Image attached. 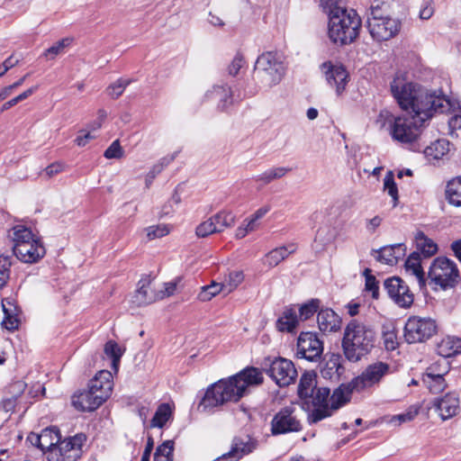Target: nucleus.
I'll return each instance as SVG.
<instances>
[{
	"label": "nucleus",
	"instance_id": "5701e85b",
	"mask_svg": "<svg viewBox=\"0 0 461 461\" xmlns=\"http://www.w3.org/2000/svg\"><path fill=\"white\" fill-rule=\"evenodd\" d=\"M13 253L22 262L32 264L43 258L46 250L38 238L34 241L28 243V245L14 250Z\"/></svg>",
	"mask_w": 461,
	"mask_h": 461
},
{
	"label": "nucleus",
	"instance_id": "49530a36",
	"mask_svg": "<svg viewBox=\"0 0 461 461\" xmlns=\"http://www.w3.org/2000/svg\"><path fill=\"white\" fill-rule=\"evenodd\" d=\"M178 155V151H176L170 155H167L164 158H162L159 162L153 166V167L150 169V171L147 175V180L146 184L147 185H149L150 181L155 178V176L159 174L165 167L169 165Z\"/></svg>",
	"mask_w": 461,
	"mask_h": 461
},
{
	"label": "nucleus",
	"instance_id": "423d86ee",
	"mask_svg": "<svg viewBox=\"0 0 461 461\" xmlns=\"http://www.w3.org/2000/svg\"><path fill=\"white\" fill-rule=\"evenodd\" d=\"M329 19L328 35L333 43L349 44L358 36L361 20L355 10L336 8L330 12Z\"/></svg>",
	"mask_w": 461,
	"mask_h": 461
},
{
	"label": "nucleus",
	"instance_id": "4d7b16f0",
	"mask_svg": "<svg viewBox=\"0 0 461 461\" xmlns=\"http://www.w3.org/2000/svg\"><path fill=\"white\" fill-rule=\"evenodd\" d=\"M364 275L366 276V285L365 289L366 292H370L372 294V297L375 299L378 298L379 295V286L378 282L375 277L371 275V270L366 268L364 271Z\"/></svg>",
	"mask_w": 461,
	"mask_h": 461
},
{
	"label": "nucleus",
	"instance_id": "37998d69",
	"mask_svg": "<svg viewBox=\"0 0 461 461\" xmlns=\"http://www.w3.org/2000/svg\"><path fill=\"white\" fill-rule=\"evenodd\" d=\"M174 441L166 440L159 445L154 454V461H173Z\"/></svg>",
	"mask_w": 461,
	"mask_h": 461
},
{
	"label": "nucleus",
	"instance_id": "39448f33",
	"mask_svg": "<svg viewBox=\"0 0 461 461\" xmlns=\"http://www.w3.org/2000/svg\"><path fill=\"white\" fill-rule=\"evenodd\" d=\"M298 395L309 408H312L308 415L310 423L319 422L330 416V411L324 402L330 395V389L317 387L316 375L313 372H306L301 376Z\"/></svg>",
	"mask_w": 461,
	"mask_h": 461
},
{
	"label": "nucleus",
	"instance_id": "ddd939ff",
	"mask_svg": "<svg viewBox=\"0 0 461 461\" xmlns=\"http://www.w3.org/2000/svg\"><path fill=\"white\" fill-rule=\"evenodd\" d=\"M267 374L280 387L287 386L294 382L297 376V371L294 363L286 358L278 357L274 359Z\"/></svg>",
	"mask_w": 461,
	"mask_h": 461
},
{
	"label": "nucleus",
	"instance_id": "0e129e2a",
	"mask_svg": "<svg viewBox=\"0 0 461 461\" xmlns=\"http://www.w3.org/2000/svg\"><path fill=\"white\" fill-rule=\"evenodd\" d=\"M244 63L245 61L243 56L240 53H237L228 68L229 74L231 76H236L240 69L243 67Z\"/></svg>",
	"mask_w": 461,
	"mask_h": 461
},
{
	"label": "nucleus",
	"instance_id": "2f4dec72",
	"mask_svg": "<svg viewBox=\"0 0 461 461\" xmlns=\"http://www.w3.org/2000/svg\"><path fill=\"white\" fill-rule=\"evenodd\" d=\"M405 271L415 276L420 285H424V271L421 267L420 255L418 251L412 252L406 259Z\"/></svg>",
	"mask_w": 461,
	"mask_h": 461
},
{
	"label": "nucleus",
	"instance_id": "e433bc0d",
	"mask_svg": "<svg viewBox=\"0 0 461 461\" xmlns=\"http://www.w3.org/2000/svg\"><path fill=\"white\" fill-rule=\"evenodd\" d=\"M449 146L448 140H438L425 148L424 154L429 159H440L449 151Z\"/></svg>",
	"mask_w": 461,
	"mask_h": 461
},
{
	"label": "nucleus",
	"instance_id": "f03ea898",
	"mask_svg": "<svg viewBox=\"0 0 461 461\" xmlns=\"http://www.w3.org/2000/svg\"><path fill=\"white\" fill-rule=\"evenodd\" d=\"M263 383V375L256 367H246L227 379H221L212 384L205 392L200 406L204 410L223 405L226 402L240 401L250 386Z\"/></svg>",
	"mask_w": 461,
	"mask_h": 461
},
{
	"label": "nucleus",
	"instance_id": "aec40b11",
	"mask_svg": "<svg viewBox=\"0 0 461 461\" xmlns=\"http://www.w3.org/2000/svg\"><path fill=\"white\" fill-rule=\"evenodd\" d=\"M88 386L97 394L98 399L104 402L111 395L113 386V375L108 370L99 371Z\"/></svg>",
	"mask_w": 461,
	"mask_h": 461
},
{
	"label": "nucleus",
	"instance_id": "4be33fe9",
	"mask_svg": "<svg viewBox=\"0 0 461 461\" xmlns=\"http://www.w3.org/2000/svg\"><path fill=\"white\" fill-rule=\"evenodd\" d=\"M326 79L330 86L336 88L338 95L341 94L348 82V72L342 66H333L330 62L322 65Z\"/></svg>",
	"mask_w": 461,
	"mask_h": 461
},
{
	"label": "nucleus",
	"instance_id": "2eb2a0df",
	"mask_svg": "<svg viewBox=\"0 0 461 461\" xmlns=\"http://www.w3.org/2000/svg\"><path fill=\"white\" fill-rule=\"evenodd\" d=\"M323 343L314 332H302L297 339V356L309 361L321 358Z\"/></svg>",
	"mask_w": 461,
	"mask_h": 461
},
{
	"label": "nucleus",
	"instance_id": "f3484780",
	"mask_svg": "<svg viewBox=\"0 0 461 461\" xmlns=\"http://www.w3.org/2000/svg\"><path fill=\"white\" fill-rule=\"evenodd\" d=\"M258 446V441L249 435L234 437L230 449L222 455L221 461H239L244 456L252 453Z\"/></svg>",
	"mask_w": 461,
	"mask_h": 461
},
{
	"label": "nucleus",
	"instance_id": "9d476101",
	"mask_svg": "<svg viewBox=\"0 0 461 461\" xmlns=\"http://www.w3.org/2000/svg\"><path fill=\"white\" fill-rule=\"evenodd\" d=\"M86 439L84 434H77L61 441L48 453V461H77L82 456V447Z\"/></svg>",
	"mask_w": 461,
	"mask_h": 461
},
{
	"label": "nucleus",
	"instance_id": "774afa93",
	"mask_svg": "<svg viewBox=\"0 0 461 461\" xmlns=\"http://www.w3.org/2000/svg\"><path fill=\"white\" fill-rule=\"evenodd\" d=\"M95 135L90 131H80L79 135L76 138L75 142L79 147L86 146L90 140L95 139Z\"/></svg>",
	"mask_w": 461,
	"mask_h": 461
},
{
	"label": "nucleus",
	"instance_id": "8fccbe9b",
	"mask_svg": "<svg viewBox=\"0 0 461 461\" xmlns=\"http://www.w3.org/2000/svg\"><path fill=\"white\" fill-rule=\"evenodd\" d=\"M170 230L171 229L167 224H158L145 228L144 231L146 232L147 239L149 240H153L167 236L169 234Z\"/></svg>",
	"mask_w": 461,
	"mask_h": 461
},
{
	"label": "nucleus",
	"instance_id": "c85d7f7f",
	"mask_svg": "<svg viewBox=\"0 0 461 461\" xmlns=\"http://www.w3.org/2000/svg\"><path fill=\"white\" fill-rule=\"evenodd\" d=\"M405 248L402 244L385 246L379 250H375V258L377 261L386 265H395L404 255Z\"/></svg>",
	"mask_w": 461,
	"mask_h": 461
},
{
	"label": "nucleus",
	"instance_id": "09e8293b",
	"mask_svg": "<svg viewBox=\"0 0 461 461\" xmlns=\"http://www.w3.org/2000/svg\"><path fill=\"white\" fill-rule=\"evenodd\" d=\"M12 256H0V288L6 285L11 274Z\"/></svg>",
	"mask_w": 461,
	"mask_h": 461
},
{
	"label": "nucleus",
	"instance_id": "c756f323",
	"mask_svg": "<svg viewBox=\"0 0 461 461\" xmlns=\"http://www.w3.org/2000/svg\"><path fill=\"white\" fill-rule=\"evenodd\" d=\"M296 249L297 246L294 243L276 248L265 255L263 264L269 267H275L294 253Z\"/></svg>",
	"mask_w": 461,
	"mask_h": 461
},
{
	"label": "nucleus",
	"instance_id": "6ab92c4d",
	"mask_svg": "<svg viewBox=\"0 0 461 461\" xmlns=\"http://www.w3.org/2000/svg\"><path fill=\"white\" fill-rule=\"evenodd\" d=\"M459 397L456 393H447L432 402V407L442 420H449L459 412Z\"/></svg>",
	"mask_w": 461,
	"mask_h": 461
},
{
	"label": "nucleus",
	"instance_id": "b1692460",
	"mask_svg": "<svg viewBox=\"0 0 461 461\" xmlns=\"http://www.w3.org/2000/svg\"><path fill=\"white\" fill-rule=\"evenodd\" d=\"M73 406L81 411H93L96 410L103 402L98 399L97 394L88 386V389L72 396Z\"/></svg>",
	"mask_w": 461,
	"mask_h": 461
},
{
	"label": "nucleus",
	"instance_id": "1a4fd4ad",
	"mask_svg": "<svg viewBox=\"0 0 461 461\" xmlns=\"http://www.w3.org/2000/svg\"><path fill=\"white\" fill-rule=\"evenodd\" d=\"M437 332V323L429 317L411 316L404 326V339L408 343L423 342Z\"/></svg>",
	"mask_w": 461,
	"mask_h": 461
},
{
	"label": "nucleus",
	"instance_id": "79ce46f5",
	"mask_svg": "<svg viewBox=\"0 0 461 461\" xmlns=\"http://www.w3.org/2000/svg\"><path fill=\"white\" fill-rule=\"evenodd\" d=\"M104 351L105 356L111 358L112 360V368L114 370V372H117L119 368L120 360L122 356V348L115 341L109 340L104 345Z\"/></svg>",
	"mask_w": 461,
	"mask_h": 461
},
{
	"label": "nucleus",
	"instance_id": "c9c22d12",
	"mask_svg": "<svg viewBox=\"0 0 461 461\" xmlns=\"http://www.w3.org/2000/svg\"><path fill=\"white\" fill-rule=\"evenodd\" d=\"M415 242L418 252L421 253L425 258L433 256L438 250L437 244L421 231L417 232Z\"/></svg>",
	"mask_w": 461,
	"mask_h": 461
},
{
	"label": "nucleus",
	"instance_id": "69168bd1",
	"mask_svg": "<svg viewBox=\"0 0 461 461\" xmlns=\"http://www.w3.org/2000/svg\"><path fill=\"white\" fill-rule=\"evenodd\" d=\"M435 13V7L432 2H425L420 7L419 17L421 20L430 19Z\"/></svg>",
	"mask_w": 461,
	"mask_h": 461
},
{
	"label": "nucleus",
	"instance_id": "0eeeda50",
	"mask_svg": "<svg viewBox=\"0 0 461 461\" xmlns=\"http://www.w3.org/2000/svg\"><path fill=\"white\" fill-rule=\"evenodd\" d=\"M285 57L277 51L263 52L257 59L255 72L267 87L278 85L285 75Z\"/></svg>",
	"mask_w": 461,
	"mask_h": 461
},
{
	"label": "nucleus",
	"instance_id": "20e7f679",
	"mask_svg": "<svg viewBox=\"0 0 461 461\" xmlns=\"http://www.w3.org/2000/svg\"><path fill=\"white\" fill-rule=\"evenodd\" d=\"M376 333L375 329L366 322L352 320L345 330L342 348L346 358L350 362H357L369 354L375 347Z\"/></svg>",
	"mask_w": 461,
	"mask_h": 461
},
{
	"label": "nucleus",
	"instance_id": "680f3d73",
	"mask_svg": "<svg viewBox=\"0 0 461 461\" xmlns=\"http://www.w3.org/2000/svg\"><path fill=\"white\" fill-rule=\"evenodd\" d=\"M383 342L387 350H394L398 346L396 332L393 330L384 331Z\"/></svg>",
	"mask_w": 461,
	"mask_h": 461
},
{
	"label": "nucleus",
	"instance_id": "de8ad7c7",
	"mask_svg": "<svg viewBox=\"0 0 461 461\" xmlns=\"http://www.w3.org/2000/svg\"><path fill=\"white\" fill-rule=\"evenodd\" d=\"M340 369H342V367L339 360L337 358H331L326 363L321 373L324 378L337 380L339 378Z\"/></svg>",
	"mask_w": 461,
	"mask_h": 461
},
{
	"label": "nucleus",
	"instance_id": "052dcab7",
	"mask_svg": "<svg viewBox=\"0 0 461 461\" xmlns=\"http://www.w3.org/2000/svg\"><path fill=\"white\" fill-rule=\"evenodd\" d=\"M36 90H37V86H32V87L27 89L26 91L23 92L19 95L7 101L6 103H5L2 106L1 111L4 112L5 110H8L11 107H13L14 105L17 104L19 102L25 100L26 98L31 96Z\"/></svg>",
	"mask_w": 461,
	"mask_h": 461
},
{
	"label": "nucleus",
	"instance_id": "3c124183",
	"mask_svg": "<svg viewBox=\"0 0 461 461\" xmlns=\"http://www.w3.org/2000/svg\"><path fill=\"white\" fill-rule=\"evenodd\" d=\"M244 280V274L242 271L236 270L229 274L222 283L226 293L229 294L235 290Z\"/></svg>",
	"mask_w": 461,
	"mask_h": 461
},
{
	"label": "nucleus",
	"instance_id": "412c9836",
	"mask_svg": "<svg viewBox=\"0 0 461 461\" xmlns=\"http://www.w3.org/2000/svg\"><path fill=\"white\" fill-rule=\"evenodd\" d=\"M438 365H430L422 376V381L426 387L432 393H439L447 387L444 375L448 373V366H444L440 372H436Z\"/></svg>",
	"mask_w": 461,
	"mask_h": 461
},
{
	"label": "nucleus",
	"instance_id": "f8f14e48",
	"mask_svg": "<svg viewBox=\"0 0 461 461\" xmlns=\"http://www.w3.org/2000/svg\"><path fill=\"white\" fill-rule=\"evenodd\" d=\"M303 429L295 408L286 406L280 409L271 420V433L274 436L299 432Z\"/></svg>",
	"mask_w": 461,
	"mask_h": 461
},
{
	"label": "nucleus",
	"instance_id": "a211bd4d",
	"mask_svg": "<svg viewBox=\"0 0 461 461\" xmlns=\"http://www.w3.org/2000/svg\"><path fill=\"white\" fill-rule=\"evenodd\" d=\"M160 299H163V294H158L152 279L145 276L139 281L131 302L136 306H143Z\"/></svg>",
	"mask_w": 461,
	"mask_h": 461
},
{
	"label": "nucleus",
	"instance_id": "6e6552de",
	"mask_svg": "<svg viewBox=\"0 0 461 461\" xmlns=\"http://www.w3.org/2000/svg\"><path fill=\"white\" fill-rule=\"evenodd\" d=\"M430 283L443 290L455 287L459 279L456 264L444 257L433 260L429 270Z\"/></svg>",
	"mask_w": 461,
	"mask_h": 461
},
{
	"label": "nucleus",
	"instance_id": "864d4df0",
	"mask_svg": "<svg viewBox=\"0 0 461 461\" xmlns=\"http://www.w3.org/2000/svg\"><path fill=\"white\" fill-rule=\"evenodd\" d=\"M418 412L419 411L417 408L411 407L406 412L392 416L389 419L388 423L394 426H399L402 423L412 420L418 415Z\"/></svg>",
	"mask_w": 461,
	"mask_h": 461
},
{
	"label": "nucleus",
	"instance_id": "393cba45",
	"mask_svg": "<svg viewBox=\"0 0 461 461\" xmlns=\"http://www.w3.org/2000/svg\"><path fill=\"white\" fill-rule=\"evenodd\" d=\"M354 391H357V387L352 386L351 381L347 384H341L339 388L334 390L330 397V395L328 396L324 402L330 411V416L334 411L338 410L349 401L350 395Z\"/></svg>",
	"mask_w": 461,
	"mask_h": 461
},
{
	"label": "nucleus",
	"instance_id": "ea45409f",
	"mask_svg": "<svg viewBox=\"0 0 461 461\" xmlns=\"http://www.w3.org/2000/svg\"><path fill=\"white\" fill-rule=\"evenodd\" d=\"M212 219L217 227L218 232H221L224 229L230 228L234 225L236 216L231 211H221L212 216Z\"/></svg>",
	"mask_w": 461,
	"mask_h": 461
},
{
	"label": "nucleus",
	"instance_id": "9b49d317",
	"mask_svg": "<svg viewBox=\"0 0 461 461\" xmlns=\"http://www.w3.org/2000/svg\"><path fill=\"white\" fill-rule=\"evenodd\" d=\"M367 28L372 38L377 41H389L395 37L402 28V23L388 15L368 17Z\"/></svg>",
	"mask_w": 461,
	"mask_h": 461
},
{
	"label": "nucleus",
	"instance_id": "4c0bfd02",
	"mask_svg": "<svg viewBox=\"0 0 461 461\" xmlns=\"http://www.w3.org/2000/svg\"><path fill=\"white\" fill-rule=\"evenodd\" d=\"M298 325L296 312L293 310H285L276 321V328L280 331H294Z\"/></svg>",
	"mask_w": 461,
	"mask_h": 461
},
{
	"label": "nucleus",
	"instance_id": "f704fd0d",
	"mask_svg": "<svg viewBox=\"0 0 461 461\" xmlns=\"http://www.w3.org/2000/svg\"><path fill=\"white\" fill-rule=\"evenodd\" d=\"M446 199L449 204L461 207V176L455 177L447 182Z\"/></svg>",
	"mask_w": 461,
	"mask_h": 461
},
{
	"label": "nucleus",
	"instance_id": "6e6d98bb",
	"mask_svg": "<svg viewBox=\"0 0 461 461\" xmlns=\"http://www.w3.org/2000/svg\"><path fill=\"white\" fill-rule=\"evenodd\" d=\"M218 232L212 217L200 223L195 230V233L200 238H205L211 234Z\"/></svg>",
	"mask_w": 461,
	"mask_h": 461
},
{
	"label": "nucleus",
	"instance_id": "bb28decb",
	"mask_svg": "<svg viewBox=\"0 0 461 461\" xmlns=\"http://www.w3.org/2000/svg\"><path fill=\"white\" fill-rule=\"evenodd\" d=\"M2 308L5 318L2 325L8 330H17L20 324L19 308L15 305L13 299L6 298L2 301Z\"/></svg>",
	"mask_w": 461,
	"mask_h": 461
},
{
	"label": "nucleus",
	"instance_id": "c03bdc74",
	"mask_svg": "<svg viewBox=\"0 0 461 461\" xmlns=\"http://www.w3.org/2000/svg\"><path fill=\"white\" fill-rule=\"evenodd\" d=\"M384 191L392 197L393 206L395 207L398 203L399 195L398 188L394 182L393 171H388L384 178Z\"/></svg>",
	"mask_w": 461,
	"mask_h": 461
},
{
	"label": "nucleus",
	"instance_id": "e2e57ef3",
	"mask_svg": "<svg viewBox=\"0 0 461 461\" xmlns=\"http://www.w3.org/2000/svg\"><path fill=\"white\" fill-rule=\"evenodd\" d=\"M449 133L452 136L461 135V114H454L448 119Z\"/></svg>",
	"mask_w": 461,
	"mask_h": 461
},
{
	"label": "nucleus",
	"instance_id": "dca6fc26",
	"mask_svg": "<svg viewBox=\"0 0 461 461\" xmlns=\"http://www.w3.org/2000/svg\"><path fill=\"white\" fill-rule=\"evenodd\" d=\"M390 366L384 362H375L369 365L363 373L352 380V386L357 392L378 384L389 373Z\"/></svg>",
	"mask_w": 461,
	"mask_h": 461
},
{
	"label": "nucleus",
	"instance_id": "bf43d9fd",
	"mask_svg": "<svg viewBox=\"0 0 461 461\" xmlns=\"http://www.w3.org/2000/svg\"><path fill=\"white\" fill-rule=\"evenodd\" d=\"M123 155L124 151L120 144L119 140L113 141L104 153V158L107 159L122 158Z\"/></svg>",
	"mask_w": 461,
	"mask_h": 461
},
{
	"label": "nucleus",
	"instance_id": "4468645a",
	"mask_svg": "<svg viewBox=\"0 0 461 461\" xmlns=\"http://www.w3.org/2000/svg\"><path fill=\"white\" fill-rule=\"evenodd\" d=\"M384 289L389 297L401 308H409L414 301V295L407 284L398 276L387 278L384 281Z\"/></svg>",
	"mask_w": 461,
	"mask_h": 461
},
{
	"label": "nucleus",
	"instance_id": "f257e3e1",
	"mask_svg": "<svg viewBox=\"0 0 461 461\" xmlns=\"http://www.w3.org/2000/svg\"><path fill=\"white\" fill-rule=\"evenodd\" d=\"M391 92L402 110L432 117L435 113H447L453 104L444 95L430 92L419 84L410 81L404 73L399 72L391 83Z\"/></svg>",
	"mask_w": 461,
	"mask_h": 461
},
{
	"label": "nucleus",
	"instance_id": "13d9d810",
	"mask_svg": "<svg viewBox=\"0 0 461 461\" xmlns=\"http://www.w3.org/2000/svg\"><path fill=\"white\" fill-rule=\"evenodd\" d=\"M70 41L68 39H62L61 41H59L54 45L47 49L44 52V55L53 59L56 56L61 54L64 52V50L67 46L69 45Z\"/></svg>",
	"mask_w": 461,
	"mask_h": 461
},
{
	"label": "nucleus",
	"instance_id": "7c9ffc66",
	"mask_svg": "<svg viewBox=\"0 0 461 461\" xmlns=\"http://www.w3.org/2000/svg\"><path fill=\"white\" fill-rule=\"evenodd\" d=\"M206 97L218 101L221 110H225L232 103L231 92L227 86H214L206 93Z\"/></svg>",
	"mask_w": 461,
	"mask_h": 461
},
{
	"label": "nucleus",
	"instance_id": "58836bf2",
	"mask_svg": "<svg viewBox=\"0 0 461 461\" xmlns=\"http://www.w3.org/2000/svg\"><path fill=\"white\" fill-rule=\"evenodd\" d=\"M290 171L289 168L285 167H277L269 168L263 173L256 176L254 180L256 182H260L263 185H267L274 180L282 178Z\"/></svg>",
	"mask_w": 461,
	"mask_h": 461
},
{
	"label": "nucleus",
	"instance_id": "338daca9",
	"mask_svg": "<svg viewBox=\"0 0 461 461\" xmlns=\"http://www.w3.org/2000/svg\"><path fill=\"white\" fill-rule=\"evenodd\" d=\"M383 218L379 215H375L371 219L366 221V230L369 234H374L379 226L382 224Z\"/></svg>",
	"mask_w": 461,
	"mask_h": 461
},
{
	"label": "nucleus",
	"instance_id": "a18cd8bd",
	"mask_svg": "<svg viewBox=\"0 0 461 461\" xmlns=\"http://www.w3.org/2000/svg\"><path fill=\"white\" fill-rule=\"evenodd\" d=\"M221 291L226 292L222 283L212 282L211 285L202 287L198 298L203 302H207Z\"/></svg>",
	"mask_w": 461,
	"mask_h": 461
},
{
	"label": "nucleus",
	"instance_id": "72a5a7b5",
	"mask_svg": "<svg viewBox=\"0 0 461 461\" xmlns=\"http://www.w3.org/2000/svg\"><path fill=\"white\" fill-rule=\"evenodd\" d=\"M61 436L56 428H47L40 434V441H41V449L42 451L48 450L50 453L51 449L57 447L60 441Z\"/></svg>",
	"mask_w": 461,
	"mask_h": 461
},
{
	"label": "nucleus",
	"instance_id": "473e14b6",
	"mask_svg": "<svg viewBox=\"0 0 461 461\" xmlns=\"http://www.w3.org/2000/svg\"><path fill=\"white\" fill-rule=\"evenodd\" d=\"M438 352L445 358L461 353V339L450 336L444 338L438 345Z\"/></svg>",
	"mask_w": 461,
	"mask_h": 461
},
{
	"label": "nucleus",
	"instance_id": "7ed1b4c3",
	"mask_svg": "<svg viewBox=\"0 0 461 461\" xmlns=\"http://www.w3.org/2000/svg\"><path fill=\"white\" fill-rule=\"evenodd\" d=\"M430 118L415 113L394 115L388 111H382L378 115L377 123L385 129L394 142L412 148L421 136L424 123Z\"/></svg>",
	"mask_w": 461,
	"mask_h": 461
},
{
	"label": "nucleus",
	"instance_id": "a19ab883",
	"mask_svg": "<svg viewBox=\"0 0 461 461\" xmlns=\"http://www.w3.org/2000/svg\"><path fill=\"white\" fill-rule=\"evenodd\" d=\"M171 416H172V409H171L170 405L168 403H161L158 407V409L151 420L150 427L162 428L167 422V420L171 418Z\"/></svg>",
	"mask_w": 461,
	"mask_h": 461
},
{
	"label": "nucleus",
	"instance_id": "cd10ccee",
	"mask_svg": "<svg viewBox=\"0 0 461 461\" xmlns=\"http://www.w3.org/2000/svg\"><path fill=\"white\" fill-rule=\"evenodd\" d=\"M8 237L13 241V251L38 239L29 228L23 225L13 227L8 232Z\"/></svg>",
	"mask_w": 461,
	"mask_h": 461
},
{
	"label": "nucleus",
	"instance_id": "5fc2aeb1",
	"mask_svg": "<svg viewBox=\"0 0 461 461\" xmlns=\"http://www.w3.org/2000/svg\"><path fill=\"white\" fill-rule=\"evenodd\" d=\"M129 84L130 80L120 78L107 87V95L113 99H116L122 95Z\"/></svg>",
	"mask_w": 461,
	"mask_h": 461
},
{
	"label": "nucleus",
	"instance_id": "a878e982",
	"mask_svg": "<svg viewBox=\"0 0 461 461\" xmlns=\"http://www.w3.org/2000/svg\"><path fill=\"white\" fill-rule=\"evenodd\" d=\"M319 329L323 333H332L339 330L341 327L340 317L331 309H321L317 315Z\"/></svg>",
	"mask_w": 461,
	"mask_h": 461
},
{
	"label": "nucleus",
	"instance_id": "603ef678",
	"mask_svg": "<svg viewBox=\"0 0 461 461\" xmlns=\"http://www.w3.org/2000/svg\"><path fill=\"white\" fill-rule=\"evenodd\" d=\"M321 301L319 299H312L308 303L303 304L299 309L300 318L308 320L319 310Z\"/></svg>",
	"mask_w": 461,
	"mask_h": 461
}]
</instances>
